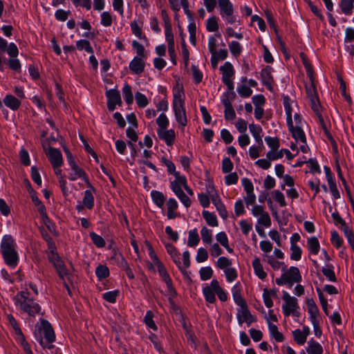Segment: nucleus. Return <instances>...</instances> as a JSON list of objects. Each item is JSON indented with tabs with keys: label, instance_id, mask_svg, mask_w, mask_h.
Returning <instances> with one entry per match:
<instances>
[{
	"label": "nucleus",
	"instance_id": "f257e3e1",
	"mask_svg": "<svg viewBox=\"0 0 354 354\" xmlns=\"http://www.w3.org/2000/svg\"><path fill=\"white\" fill-rule=\"evenodd\" d=\"M34 336L43 348H54L55 334L51 324L47 320L41 319L40 323L35 325Z\"/></svg>",
	"mask_w": 354,
	"mask_h": 354
},
{
	"label": "nucleus",
	"instance_id": "f03ea898",
	"mask_svg": "<svg viewBox=\"0 0 354 354\" xmlns=\"http://www.w3.org/2000/svg\"><path fill=\"white\" fill-rule=\"evenodd\" d=\"M15 302L21 311L27 313L30 317H35L37 315L41 314V307L33 298L30 297V294L27 290L18 292L15 297Z\"/></svg>",
	"mask_w": 354,
	"mask_h": 354
},
{
	"label": "nucleus",
	"instance_id": "7ed1b4c3",
	"mask_svg": "<svg viewBox=\"0 0 354 354\" xmlns=\"http://www.w3.org/2000/svg\"><path fill=\"white\" fill-rule=\"evenodd\" d=\"M1 252L6 265L15 268L19 262V256L16 250V243L10 235H5L1 243Z\"/></svg>",
	"mask_w": 354,
	"mask_h": 354
},
{
	"label": "nucleus",
	"instance_id": "20e7f679",
	"mask_svg": "<svg viewBox=\"0 0 354 354\" xmlns=\"http://www.w3.org/2000/svg\"><path fill=\"white\" fill-rule=\"evenodd\" d=\"M173 108L176 121L182 127H185L187 124V118L185 102L182 97V93L180 91L174 93Z\"/></svg>",
	"mask_w": 354,
	"mask_h": 354
},
{
	"label": "nucleus",
	"instance_id": "39448f33",
	"mask_svg": "<svg viewBox=\"0 0 354 354\" xmlns=\"http://www.w3.org/2000/svg\"><path fill=\"white\" fill-rule=\"evenodd\" d=\"M219 14L223 19L228 24H234L237 21L234 15L233 4L230 0H218Z\"/></svg>",
	"mask_w": 354,
	"mask_h": 354
},
{
	"label": "nucleus",
	"instance_id": "423d86ee",
	"mask_svg": "<svg viewBox=\"0 0 354 354\" xmlns=\"http://www.w3.org/2000/svg\"><path fill=\"white\" fill-rule=\"evenodd\" d=\"M283 300L284 304L282 306L283 313L286 317H289L290 315L293 316H299L297 309L299 305L297 299L291 297L287 292H283Z\"/></svg>",
	"mask_w": 354,
	"mask_h": 354
},
{
	"label": "nucleus",
	"instance_id": "0eeeda50",
	"mask_svg": "<svg viewBox=\"0 0 354 354\" xmlns=\"http://www.w3.org/2000/svg\"><path fill=\"white\" fill-rule=\"evenodd\" d=\"M220 71L222 73V81L223 84L227 87V89L231 91L232 95L234 97L235 93L234 90V82L231 77L234 75V70L232 64L226 62L223 66L220 67Z\"/></svg>",
	"mask_w": 354,
	"mask_h": 354
},
{
	"label": "nucleus",
	"instance_id": "6e6552de",
	"mask_svg": "<svg viewBox=\"0 0 354 354\" xmlns=\"http://www.w3.org/2000/svg\"><path fill=\"white\" fill-rule=\"evenodd\" d=\"M309 78L310 81V84H306V94L310 100L312 109L316 114H318L319 111L320 104L318 98L316 86L314 82L313 75H312V77Z\"/></svg>",
	"mask_w": 354,
	"mask_h": 354
},
{
	"label": "nucleus",
	"instance_id": "1a4fd4ad",
	"mask_svg": "<svg viewBox=\"0 0 354 354\" xmlns=\"http://www.w3.org/2000/svg\"><path fill=\"white\" fill-rule=\"evenodd\" d=\"M283 274L288 281V285L290 288L295 283H299L301 281V276L298 268L292 266L288 270H286V266L282 268Z\"/></svg>",
	"mask_w": 354,
	"mask_h": 354
},
{
	"label": "nucleus",
	"instance_id": "9d476101",
	"mask_svg": "<svg viewBox=\"0 0 354 354\" xmlns=\"http://www.w3.org/2000/svg\"><path fill=\"white\" fill-rule=\"evenodd\" d=\"M46 153L54 169L62 165V154L58 149L49 147L48 150H46Z\"/></svg>",
	"mask_w": 354,
	"mask_h": 354
},
{
	"label": "nucleus",
	"instance_id": "9b49d317",
	"mask_svg": "<svg viewBox=\"0 0 354 354\" xmlns=\"http://www.w3.org/2000/svg\"><path fill=\"white\" fill-rule=\"evenodd\" d=\"M70 166L73 171V173H71L68 175V179L70 180L74 181L77 178H82L83 180H84V182L86 183L88 187H91L93 191H95V188L89 183L86 172L82 168L78 167L76 162H72Z\"/></svg>",
	"mask_w": 354,
	"mask_h": 354
},
{
	"label": "nucleus",
	"instance_id": "f8f14e48",
	"mask_svg": "<svg viewBox=\"0 0 354 354\" xmlns=\"http://www.w3.org/2000/svg\"><path fill=\"white\" fill-rule=\"evenodd\" d=\"M107 97V108L110 111H113L116 104H121L122 100L120 92L116 89H109L106 92Z\"/></svg>",
	"mask_w": 354,
	"mask_h": 354
},
{
	"label": "nucleus",
	"instance_id": "ddd939ff",
	"mask_svg": "<svg viewBox=\"0 0 354 354\" xmlns=\"http://www.w3.org/2000/svg\"><path fill=\"white\" fill-rule=\"evenodd\" d=\"M237 319L240 325L245 322L248 326H250L252 322H256V318L250 313L247 304L245 306H241V310H239V313L237 315Z\"/></svg>",
	"mask_w": 354,
	"mask_h": 354
},
{
	"label": "nucleus",
	"instance_id": "4468645a",
	"mask_svg": "<svg viewBox=\"0 0 354 354\" xmlns=\"http://www.w3.org/2000/svg\"><path fill=\"white\" fill-rule=\"evenodd\" d=\"M165 248L167 249V252L171 256V258L172 259L173 261L175 263V264L177 266V267L180 269L181 272L183 274H185L186 273V271L184 269H183V268L181 266V263L180 261V253L178 251L177 248L171 243L165 244Z\"/></svg>",
	"mask_w": 354,
	"mask_h": 354
},
{
	"label": "nucleus",
	"instance_id": "2eb2a0df",
	"mask_svg": "<svg viewBox=\"0 0 354 354\" xmlns=\"http://www.w3.org/2000/svg\"><path fill=\"white\" fill-rule=\"evenodd\" d=\"M157 133L159 138L164 140L167 146H171L174 144L176 138L174 129H157Z\"/></svg>",
	"mask_w": 354,
	"mask_h": 354
},
{
	"label": "nucleus",
	"instance_id": "dca6fc26",
	"mask_svg": "<svg viewBox=\"0 0 354 354\" xmlns=\"http://www.w3.org/2000/svg\"><path fill=\"white\" fill-rule=\"evenodd\" d=\"M144 59L145 58L136 56L129 63V69L132 73L139 75L144 71L145 66Z\"/></svg>",
	"mask_w": 354,
	"mask_h": 354
},
{
	"label": "nucleus",
	"instance_id": "f3484780",
	"mask_svg": "<svg viewBox=\"0 0 354 354\" xmlns=\"http://www.w3.org/2000/svg\"><path fill=\"white\" fill-rule=\"evenodd\" d=\"M272 71L273 68L270 66H267L266 68H263L261 72L262 82L269 89L272 88L273 83V77L272 75Z\"/></svg>",
	"mask_w": 354,
	"mask_h": 354
},
{
	"label": "nucleus",
	"instance_id": "a211bd4d",
	"mask_svg": "<svg viewBox=\"0 0 354 354\" xmlns=\"http://www.w3.org/2000/svg\"><path fill=\"white\" fill-rule=\"evenodd\" d=\"M278 290L277 288H272L268 290V288L263 289V299L265 306L267 308H271L273 306V301L271 299L272 297H277Z\"/></svg>",
	"mask_w": 354,
	"mask_h": 354
},
{
	"label": "nucleus",
	"instance_id": "6ab92c4d",
	"mask_svg": "<svg viewBox=\"0 0 354 354\" xmlns=\"http://www.w3.org/2000/svg\"><path fill=\"white\" fill-rule=\"evenodd\" d=\"M241 288L239 283L235 284L232 288V296L234 302L239 306H245L246 301L241 296Z\"/></svg>",
	"mask_w": 354,
	"mask_h": 354
},
{
	"label": "nucleus",
	"instance_id": "aec40b11",
	"mask_svg": "<svg viewBox=\"0 0 354 354\" xmlns=\"http://www.w3.org/2000/svg\"><path fill=\"white\" fill-rule=\"evenodd\" d=\"M3 103L12 111H17L21 106V102L12 95H7L3 99Z\"/></svg>",
	"mask_w": 354,
	"mask_h": 354
},
{
	"label": "nucleus",
	"instance_id": "412c9836",
	"mask_svg": "<svg viewBox=\"0 0 354 354\" xmlns=\"http://www.w3.org/2000/svg\"><path fill=\"white\" fill-rule=\"evenodd\" d=\"M252 266L255 274L261 280H263L267 277V273L263 270V266L261 263L259 258H255L252 261Z\"/></svg>",
	"mask_w": 354,
	"mask_h": 354
},
{
	"label": "nucleus",
	"instance_id": "4be33fe9",
	"mask_svg": "<svg viewBox=\"0 0 354 354\" xmlns=\"http://www.w3.org/2000/svg\"><path fill=\"white\" fill-rule=\"evenodd\" d=\"M292 133V137L297 140L300 141L304 144L306 143V138L304 131L299 125H296L293 129L289 130Z\"/></svg>",
	"mask_w": 354,
	"mask_h": 354
},
{
	"label": "nucleus",
	"instance_id": "5701e85b",
	"mask_svg": "<svg viewBox=\"0 0 354 354\" xmlns=\"http://www.w3.org/2000/svg\"><path fill=\"white\" fill-rule=\"evenodd\" d=\"M308 346L306 348V351L308 354H322L323 353V348L322 345L315 342L313 339H310L308 343Z\"/></svg>",
	"mask_w": 354,
	"mask_h": 354
},
{
	"label": "nucleus",
	"instance_id": "b1692460",
	"mask_svg": "<svg viewBox=\"0 0 354 354\" xmlns=\"http://www.w3.org/2000/svg\"><path fill=\"white\" fill-rule=\"evenodd\" d=\"M249 129L254 136L256 142L260 145L263 146V140L261 136V133L262 131V129L260 126L255 125L254 124H250L249 125Z\"/></svg>",
	"mask_w": 354,
	"mask_h": 354
},
{
	"label": "nucleus",
	"instance_id": "393cba45",
	"mask_svg": "<svg viewBox=\"0 0 354 354\" xmlns=\"http://www.w3.org/2000/svg\"><path fill=\"white\" fill-rule=\"evenodd\" d=\"M306 304L308 313L310 314V320H313V319H317L319 309L314 300L313 299H308L306 301Z\"/></svg>",
	"mask_w": 354,
	"mask_h": 354
},
{
	"label": "nucleus",
	"instance_id": "a878e982",
	"mask_svg": "<svg viewBox=\"0 0 354 354\" xmlns=\"http://www.w3.org/2000/svg\"><path fill=\"white\" fill-rule=\"evenodd\" d=\"M151 196L153 203L158 207H162L165 202L164 194L158 191L153 190L151 192Z\"/></svg>",
	"mask_w": 354,
	"mask_h": 354
},
{
	"label": "nucleus",
	"instance_id": "bb28decb",
	"mask_svg": "<svg viewBox=\"0 0 354 354\" xmlns=\"http://www.w3.org/2000/svg\"><path fill=\"white\" fill-rule=\"evenodd\" d=\"M268 328L270 335L274 338V339L278 342H281L283 341L284 337L281 333L278 330V328L276 325L270 323L268 321Z\"/></svg>",
	"mask_w": 354,
	"mask_h": 354
},
{
	"label": "nucleus",
	"instance_id": "cd10ccee",
	"mask_svg": "<svg viewBox=\"0 0 354 354\" xmlns=\"http://www.w3.org/2000/svg\"><path fill=\"white\" fill-rule=\"evenodd\" d=\"M306 330L308 331V328H307ZM292 335L294 340L297 344L303 345L306 341L308 332L304 333L301 331L299 329H297L292 332Z\"/></svg>",
	"mask_w": 354,
	"mask_h": 354
},
{
	"label": "nucleus",
	"instance_id": "c85d7f7f",
	"mask_svg": "<svg viewBox=\"0 0 354 354\" xmlns=\"http://www.w3.org/2000/svg\"><path fill=\"white\" fill-rule=\"evenodd\" d=\"M54 267L59 277L62 280L64 279V277L68 274V270L66 268L64 263L61 260L55 262Z\"/></svg>",
	"mask_w": 354,
	"mask_h": 354
},
{
	"label": "nucleus",
	"instance_id": "c756f323",
	"mask_svg": "<svg viewBox=\"0 0 354 354\" xmlns=\"http://www.w3.org/2000/svg\"><path fill=\"white\" fill-rule=\"evenodd\" d=\"M308 248L311 253L313 254H317L319 251V243L318 239L313 236L308 239L307 241Z\"/></svg>",
	"mask_w": 354,
	"mask_h": 354
},
{
	"label": "nucleus",
	"instance_id": "7c9ffc66",
	"mask_svg": "<svg viewBox=\"0 0 354 354\" xmlns=\"http://www.w3.org/2000/svg\"><path fill=\"white\" fill-rule=\"evenodd\" d=\"M82 203L88 209H91L94 206V197L90 190L84 192V196Z\"/></svg>",
	"mask_w": 354,
	"mask_h": 354
},
{
	"label": "nucleus",
	"instance_id": "2f4dec72",
	"mask_svg": "<svg viewBox=\"0 0 354 354\" xmlns=\"http://www.w3.org/2000/svg\"><path fill=\"white\" fill-rule=\"evenodd\" d=\"M353 2L354 0H341L340 8L345 15H351L353 8Z\"/></svg>",
	"mask_w": 354,
	"mask_h": 354
},
{
	"label": "nucleus",
	"instance_id": "473e14b6",
	"mask_svg": "<svg viewBox=\"0 0 354 354\" xmlns=\"http://www.w3.org/2000/svg\"><path fill=\"white\" fill-rule=\"evenodd\" d=\"M203 293L206 301L210 304H214L216 301V292L213 291L212 288H209V286H207L203 288Z\"/></svg>",
	"mask_w": 354,
	"mask_h": 354
},
{
	"label": "nucleus",
	"instance_id": "72a5a7b5",
	"mask_svg": "<svg viewBox=\"0 0 354 354\" xmlns=\"http://www.w3.org/2000/svg\"><path fill=\"white\" fill-rule=\"evenodd\" d=\"M109 269L106 266L100 265L96 268L95 274L100 280L108 277L109 276Z\"/></svg>",
	"mask_w": 354,
	"mask_h": 354
},
{
	"label": "nucleus",
	"instance_id": "f704fd0d",
	"mask_svg": "<svg viewBox=\"0 0 354 354\" xmlns=\"http://www.w3.org/2000/svg\"><path fill=\"white\" fill-rule=\"evenodd\" d=\"M218 19L216 17L213 16L207 20L206 29L208 32H215L218 30Z\"/></svg>",
	"mask_w": 354,
	"mask_h": 354
},
{
	"label": "nucleus",
	"instance_id": "c9c22d12",
	"mask_svg": "<svg viewBox=\"0 0 354 354\" xmlns=\"http://www.w3.org/2000/svg\"><path fill=\"white\" fill-rule=\"evenodd\" d=\"M199 241H200V238L198 234L196 229L190 230L189 232V237H188V241H187L188 246L195 247L196 245H198Z\"/></svg>",
	"mask_w": 354,
	"mask_h": 354
},
{
	"label": "nucleus",
	"instance_id": "e433bc0d",
	"mask_svg": "<svg viewBox=\"0 0 354 354\" xmlns=\"http://www.w3.org/2000/svg\"><path fill=\"white\" fill-rule=\"evenodd\" d=\"M203 216L209 225L212 227L218 226V221L216 216L214 214L210 213L208 211H203Z\"/></svg>",
	"mask_w": 354,
	"mask_h": 354
},
{
	"label": "nucleus",
	"instance_id": "4c0bfd02",
	"mask_svg": "<svg viewBox=\"0 0 354 354\" xmlns=\"http://www.w3.org/2000/svg\"><path fill=\"white\" fill-rule=\"evenodd\" d=\"M124 98L127 104H131L133 101V96L131 91V87L129 84H125L122 89Z\"/></svg>",
	"mask_w": 354,
	"mask_h": 354
},
{
	"label": "nucleus",
	"instance_id": "58836bf2",
	"mask_svg": "<svg viewBox=\"0 0 354 354\" xmlns=\"http://www.w3.org/2000/svg\"><path fill=\"white\" fill-rule=\"evenodd\" d=\"M153 313L151 310H148L144 317V322L149 328L153 329V330H157L158 327L153 322Z\"/></svg>",
	"mask_w": 354,
	"mask_h": 354
},
{
	"label": "nucleus",
	"instance_id": "ea45409f",
	"mask_svg": "<svg viewBox=\"0 0 354 354\" xmlns=\"http://www.w3.org/2000/svg\"><path fill=\"white\" fill-rule=\"evenodd\" d=\"M201 234L203 243L207 244L212 243L213 240L212 230L204 226L201 229Z\"/></svg>",
	"mask_w": 354,
	"mask_h": 354
},
{
	"label": "nucleus",
	"instance_id": "a19ab883",
	"mask_svg": "<svg viewBox=\"0 0 354 354\" xmlns=\"http://www.w3.org/2000/svg\"><path fill=\"white\" fill-rule=\"evenodd\" d=\"M322 272L329 281L333 282L336 281L337 279L332 265H328L326 268H323Z\"/></svg>",
	"mask_w": 354,
	"mask_h": 354
},
{
	"label": "nucleus",
	"instance_id": "79ce46f5",
	"mask_svg": "<svg viewBox=\"0 0 354 354\" xmlns=\"http://www.w3.org/2000/svg\"><path fill=\"white\" fill-rule=\"evenodd\" d=\"M89 236H90L93 243L97 248H103L105 246V241L101 236L97 234L96 233H95L93 232H90Z\"/></svg>",
	"mask_w": 354,
	"mask_h": 354
},
{
	"label": "nucleus",
	"instance_id": "37998d69",
	"mask_svg": "<svg viewBox=\"0 0 354 354\" xmlns=\"http://www.w3.org/2000/svg\"><path fill=\"white\" fill-rule=\"evenodd\" d=\"M77 48L79 50L84 49L88 53H93V48L91 46L90 42L86 39H81L76 43Z\"/></svg>",
	"mask_w": 354,
	"mask_h": 354
},
{
	"label": "nucleus",
	"instance_id": "c03bdc74",
	"mask_svg": "<svg viewBox=\"0 0 354 354\" xmlns=\"http://www.w3.org/2000/svg\"><path fill=\"white\" fill-rule=\"evenodd\" d=\"M229 48L230 50V53L234 56V57H239L242 51V48L241 44L236 41H232L229 44Z\"/></svg>",
	"mask_w": 354,
	"mask_h": 354
},
{
	"label": "nucleus",
	"instance_id": "a18cd8bd",
	"mask_svg": "<svg viewBox=\"0 0 354 354\" xmlns=\"http://www.w3.org/2000/svg\"><path fill=\"white\" fill-rule=\"evenodd\" d=\"M232 261L225 257H221L216 261V266L218 268L225 270L232 266Z\"/></svg>",
	"mask_w": 354,
	"mask_h": 354
},
{
	"label": "nucleus",
	"instance_id": "49530a36",
	"mask_svg": "<svg viewBox=\"0 0 354 354\" xmlns=\"http://www.w3.org/2000/svg\"><path fill=\"white\" fill-rule=\"evenodd\" d=\"M120 294V291L118 290L109 291L103 294L102 297L104 300L110 303H115L116 299Z\"/></svg>",
	"mask_w": 354,
	"mask_h": 354
},
{
	"label": "nucleus",
	"instance_id": "de8ad7c7",
	"mask_svg": "<svg viewBox=\"0 0 354 354\" xmlns=\"http://www.w3.org/2000/svg\"><path fill=\"white\" fill-rule=\"evenodd\" d=\"M135 99L138 106L140 108H144L147 106L149 103L147 97L140 92H137L136 93Z\"/></svg>",
	"mask_w": 354,
	"mask_h": 354
},
{
	"label": "nucleus",
	"instance_id": "09e8293b",
	"mask_svg": "<svg viewBox=\"0 0 354 354\" xmlns=\"http://www.w3.org/2000/svg\"><path fill=\"white\" fill-rule=\"evenodd\" d=\"M199 273L201 280L206 281L212 278L213 275V270L209 266L204 267L201 268Z\"/></svg>",
	"mask_w": 354,
	"mask_h": 354
},
{
	"label": "nucleus",
	"instance_id": "8fccbe9b",
	"mask_svg": "<svg viewBox=\"0 0 354 354\" xmlns=\"http://www.w3.org/2000/svg\"><path fill=\"white\" fill-rule=\"evenodd\" d=\"M319 117V122L322 125V127L324 131V133L325 135L326 136L327 138L330 141L331 144H333L334 145H336V142L335 140H334V138H333L332 135L330 134V133L329 132V131L328 130L327 127H326V123L324 120V118H322V116L319 114V113L318 114H317Z\"/></svg>",
	"mask_w": 354,
	"mask_h": 354
},
{
	"label": "nucleus",
	"instance_id": "3c124183",
	"mask_svg": "<svg viewBox=\"0 0 354 354\" xmlns=\"http://www.w3.org/2000/svg\"><path fill=\"white\" fill-rule=\"evenodd\" d=\"M300 57L301 58L303 64L306 68L307 75L309 77H312V75H313V67H312L311 64L309 63L306 55L304 53H301Z\"/></svg>",
	"mask_w": 354,
	"mask_h": 354
},
{
	"label": "nucleus",
	"instance_id": "603ef678",
	"mask_svg": "<svg viewBox=\"0 0 354 354\" xmlns=\"http://www.w3.org/2000/svg\"><path fill=\"white\" fill-rule=\"evenodd\" d=\"M158 126V129H167L169 125V120L165 113H161L156 120Z\"/></svg>",
	"mask_w": 354,
	"mask_h": 354
},
{
	"label": "nucleus",
	"instance_id": "864d4df0",
	"mask_svg": "<svg viewBox=\"0 0 354 354\" xmlns=\"http://www.w3.org/2000/svg\"><path fill=\"white\" fill-rule=\"evenodd\" d=\"M267 145L272 149V151H277L279 147V140L278 138L267 136L265 138Z\"/></svg>",
	"mask_w": 354,
	"mask_h": 354
},
{
	"label": "nucleus",
	"instance_id": "5fc2aeb1",
	"mask_svg": "<svg viewBox=\"0 0 354 354\" xmlns=\"http://www.w3.org/2000/svg\"><path fill=\"white\" fill-rule=\"evenodd\" d=\"M226 279L228 282L234 281L238 277L237 272L234 268H228L224 270Z\"/></svg>",
	"mask_w": 354,
	"mask_h": 354
},
{
	"label": "nucleus",
	"instance_id": "6e6d98bb",
	"mask_svg": "<svg viewBox=\"0 0 354 354\" xmlns=\"http://www.w3.org/2000/svg\"><path fill=\"white\" fill-rule=\"evenodd\" d=\"M158 267V271L160 274V276L162 277L163 281L166 283H169V281H171V279L170 278L169 274L167 273L164 265L162 263L157 266Z\"/></svg>",
	"mask_w": 354,
	"mask_h": 354
},
{
	"label": "nucleus",
	"instance_id": "4d7b16f0",
	"mask_svg": "<svg viewBox=\"0 0 354 354\" xmlns=\"http://www.w3.org/2000/svg\"><path fill=\"white\" fill-rule=\"evenodd\" d=\"M237 92L243 97H248L252 93V89L245 84L238 86Z\"/></svg>",
	"mask_w": 354,
	"mask_h": 354
},
{
	"label": "nucleus",
	"instance_id": "13d9d810",
	"mask_svg": "<svg viewBox=\"0 0 354 354\" xmlns=\"http://www.w3.org/2000/svg\"><path fill=\"white\" fill-rule=\"evenodd\" d=\"M290 259L294 261H299L301 257V250L298 245H291Z\"/></svg>",
	"mask_w": 354,
	"mask_h": 354
},
{
	"label": "nucleus",
	"instance_id": "bf43d9fd",
	"mask_svg": "<svg viewBox=\"0 0 354 354\" xmlns=\"http://www.w3.org/2000/svg\"><path fill=\"white\" fill-rule=\"evenodd\" d=\"M331 242L337 248H339L343 243L342 239L339 236V234L336 231L331 232Z\"/></svg>",
	"mask_w": 354,
	"mask_h": 354
},
{
	"label": "nucleus",
	"instance_id": "052dcab7",
	"mask_svg": "<svg viewBox=\"0 0 354 354\" xmlns=\"http://www.w3.org/2000/svg\"><path fill=\"white\" fill-rule=\"evenodd\" d=\"M131 28L133 33L139 39H146V37L142 35V29L136 21H134L131 23Z\"/></svg>",
	"mask_w": 354,
	"mask_h": 354
},
{
	"label": "nucleus",
	"instance_id": "680f3d73",
	"mask_svg": "<svg viewBox=\"0 0 354 354\" xmlns=\"http://www.w3.org/2000/svg\"><path fill=\"white\" fill-rule=\"evenodd\" d=\"M207 258H208L207 251L203 248H200L198 250L197 255L196 257L197 262H198V263L204 262L207 259Z\"/></svg>",
	"mask_w": 354,
	"mask_h": 354
},
{
	"label": "nucleus",
	"instance_id": "e2e57ef3",
	"mask_svg": "<svg viewBox=\"0 0 354 354\" xmlns=\"http://www.w3.org/2000/svg\"><path fill=\"white\" fill-rule=\"evenodd\" d=\"M233 169V163L229 158H223L222 161V171L227 174L230 172Z\"/></svg>",
	"mask_w": 354,
	"mask_h": 354
},
{
	"label": "nucleus",
	"instance_id": "0e129e2a",
	"mask_svg": "<svg viewBox=\"0 0 354 354\" xmlns=\"http://www.w3.org/2000/svg\"><path fill=\"white\" fill-rule=\"evenodd\" d=\"M112 17L108 12H104L101 15V24L106 27L110 26L112 24Z\"/></svg>",
	"mask_w": 354,
	"mask_h": 354
},
{
	"label": "nucleus",
	"instance_id": "69168bd1",
	"mask_svg": "<svg viewBox=\"0 0 354 354\" xmlns=\"http://www.w3.org/2000/svg\"><path fill=\"white\" fill-rule=\"evenodd\" d=\"M6 51L11 58H16L19 54L18 48L15 43H10Z\"/></svg>",
	"mask_w": 354,
	"mask_h": 354
},
{
	"label": "nucleus",
	"instance_id": "338daca9",
	"mask_svg": "<svg viewBox=\"0 0 354 354\" xmlns=\"http://www.w3.org/2000/svg\"><path fill=\"white\" fill-rule=\"evenodd\" d=\"M258 223L265 227H270L271 225V219L268 213L266 212L261 214L258 219Z\"/></svg>",
	"mask_w": 354,
	"mask_h": 354
},
{
	"label": "nucleus",
	"instance_id": "774afa93",
	"mask_svg": "<svg viewBox=\"0 0 354 354\" xmlns=\"http://www.w3.org/2000/svg\"><path fill=\"white\" fill-rule=\"evenodd\" d=\"M273 196L275 201L279 203L281 207H285L286 205L285 198L282 192L279 190H274L273 192Z\"/></svg>",
	"mask_w": 354,
	"mask_h": 354
}]
</instances>
